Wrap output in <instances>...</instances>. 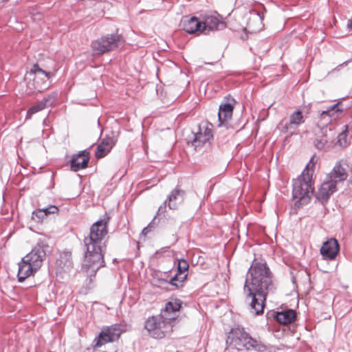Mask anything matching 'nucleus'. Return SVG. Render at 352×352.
Wrapping results in <instances>:
<instances>
[{
	"label": "nucleus",
	"mask_w": 352,
	"mask_h": 352,
	"mask_svg": "<svg viewBox=\"0 0 352 352\" xmlns=\"http://www.w3.org/2000/svg\"><path fill=\"white\" fill-rule=\"evenodd\" d=\"M276 289L274 276L263 259L255 258L249 268L243 287L246 302H250L252 312L263 314L267 296Z\"/></svg>",
	"instance_id": "nucleus-1"
},
{
	"label": "nucleus",
	"mask_w": 352,
	"mask_h": 352,
	"mask_svg": "<svg viewBox=\"0 0 352 352\" xmlns=\"http://www.w3.org/2000/svg\"><path fill=\"white\" fill-rule=\"evenodd\" d=\"M110 219L107 213L104 214L91 226L89 236L84 239L85 250L82 269L90 276H94L98 270L105 265L103 248L106 245L102 240L108 233Z\"/></svg>",
	"instance_id": "nucleus-2"
},
{
	"label": "nucleus",
	"mask_w": 352,
	"mask_h": 352,
	"mask_svg": "<svg viewBox=\"0 0 352 352\" xmlns=\"http://www.w3.org/2000/svg\"><path fill=\"white\" fill-rule=\"evenodd\" d=\"M314 158V155L310 159L302 173L293 181L292 198L295 201L296 208L308 204L314 194V189L311 186Z\"/></svg>",
	"instance_id": "nucleus-3"
},
{
	"label": "nucleus",
	"mask_w": 352,
	"mask_h": 352,
	"mask_svg": "<svg viewBox=\"0 0 352 352\" xmlns=\"http://www.w3.org/2000/svg\"><path fill=\"white\" fill-rule=\"evenodd\" d=\"M226 343L230 347L234 348L238 351L254 350L262 352L266 349V346L260 341L252 338L247 333L243 327L232 328L228 336Z\"/></svg>",
	"instance_id": "nucleus-4"
},
{
	"label": "nucleus",
	"mask_w": 352,
	"mask_h": 352,
	"mask_svg": "<svg viewBox=\"0 0 352 352\" xmlns=\"http://www.w3.org/2000/svg\"><path fill=\"white\" fill-rule=\"evenodd\" d=\"M173 319L174 317H165L162 314L153 316L145 321L144 328L151 337L160 339L165 336L170 327L169 321Z\"/></svg>",
	"instance_id": "nucleus-5"
},
{
	"label": "nucleus",
	"mask_w": 352,
	"mask_h": 352,
	"mask_svg": "<svg viewBox=\"0 0 352 352\" xmlns=\"http://www.w3.org/2000/svg\"><path fill=\"white\" fill-rule=\"evenodd\" d=\"M124 42L121 34H107L91 43V48L95 54L101 55L118 48Z\"/></svg>",
	"instance_id": "nucleus-6"
},
{
	"label": "nucleus",
	"mask_w": 352,
	"mask_h": 352,
	"mask_svg": "<svg viewBox=\"0 0 352 352\" xmlns=\"http://www.w3.org/2000/svg\"><path fill=\"white\" fill-rule=\"evenodd\" d=\"M207 122L199 124L197 129L193 130L191 135L188 137L187 142L191 144L195 148L210 144V141L213 139V134L211 128L208 126Z\"/></svg>",
	"instance_id": "nucleus-7"
},
{
	"label": "nucleus",
	"mask_w": 352,
	"mask_h": 352,
	"mask_svg": "<svg viewBox=\"0 0 352 352\" xmlns=\"http://www.w3.org/2000/svg\"><path fill=\"white\" fill-rule=\"evenodd\" d=\"M48 244L39 239L32 251L24 256V261H29L34 269L38 270L45 260L47 253L50 251Z\"/></svg>",
	"instance_id": "nucleus-8"
},
{
	"label": "nucleus",
	"mask_w": 352,
	"mask_h": 352,
	"mask_svg": "<svg viewBox=\"0 0 352 352\" xmlns=\"http://www.w3.org/2000/svg\"><path fill=\"white\" fill-rule=\"evenodd\" d=\"M123 329L119 324H114L102 329L95 342L94 347H100L108 342H113L118 340L122 333Z\"/></svg>",
	"instance_id": "nucleus-9"
},
{
	"label": "nucleus",
	"mask_w": 352,
	"mask_h": 352,
	"mask_svg": "<svg viewBox=\"0 0 352 352\" xmlns=\"http://www.w3.org/2000/svg\"><path fill=\"white\" fill-rule=\"evenodd\" d=\"M336 133L331 128H324L316 133L314 141L315 147L320 151H327L329 147V142H333Z\"/></svg>",
	"instance_id": "nucleus-10"
},
{
	"label": "nucleus",
	"mask_w": 352,
	"mask_h": 352,
	"mask_svg": "<svg viewBox=\"0 0 352 352\" xmlns=\"http://www.w3.org/2000/svg\"><path fill=\"white\" fill-rule=\"evenodd\" d=\"M236 101L234 98L228 99V101L219 106L218 111V126H226L231 120Z\"/></svg>",
	"instance_id": "nucleus-11"
},
{
	"label": "nucleus",
	"mask_w": 352,
	"mask_h": 352,
	"mask_svg": "<svg viewBox=\"0 0 352 352\" xmlns=\"http://www.w3.org/2000/svg\"><path fill=\"white\" fill-rule=\"evenodd\" d=\"M90 160L89 152L85 149L73 155L70 160V168L74 172L86 168Z\"/></svg>",
	"instance_id": "nucleus-12"
},
{
	"label": "nucleus",
	"mask_w": 352,
	"mask_h": 352,
	"mask_svg": "<svg viewBox=\"0 0 352 352\" xmlns=\"http://www.w3.org/2000/svg\"><path fill=\"white\" fill-rule=\"evenodd\" d=\"M337 190V185L335 182L327 179L320 186L318 192L316 195L317 200L322 205L326 204L331 195Z\"/></svg>",
	"instance_id": "nucleus-13"
},
{
	"label": "nucleus",
	"mask_w": 352,
	"mask_h": 352,
	"mask_svg": "<svg viewBox=\"0 0 352 352\" xmlns=\"http://www.w3.org/2000/svg\"><path fill=\"white\" fill-rule=\"evenodd\" d=\"M340 251V245L334 238L324 242L320 248V253L326 258L333 260Z\"/></svg>",
	"instance_id": "nucleus-14"
},
{
	"label": "nucleus",
	"mask_w": 352,
	"mask_h": 352,
	"mask_svg": "<svg viewBox=\"0 0 352 352\" xmlns=\"http://www.w3.org/2000/svg\"><path fill=\"white\" fill-rule=\"evenodd\" d=\"M180 25L188 34L195 32L204 33V31H202V22L199 21L196 16H184L181 21Z\"/></svg>",
	"instance_id": "nucleus-15"
},
{
	"label": "nucleus",
	"mask_w": 352,
	"mask_h": 352,
	"mask_svg": "<svg viewBox=\"0 0 352 352\" xmlns=\"http://www.w3.org/2000/svg\"><path fill=\"white\" fill-rule=\"evenodd\" d=\"M346 164L343 160L338 161L332 170L327 176V179L329 181L335 182L337 185L339 182H344L347 177V173L344 166Z\"/></svg>",
	"instance_id": "nucleus-16"
},
{
	"label": "nucleus",
	"mask_w": 352,
	"mask_h": 352,
	"mask_svg": "<svg viewBox=\"0 0 352 352\" xmlns=\"http://www.w3.org/2000/svg\"><path fill=\"white\" fill-rule=\"evenodd\" d=\"M18 265L17 278L19 283L23 282L28 277L33 275L38 270L34 269V266L29 261H25L24 257L22 258L21 261Z\"/></svg>",
	"instance_id": "nucleus-17"
},
{
	"label": "nucleus",
	"mask_w": 352,
	"mask_h": 352,
	"mask_svg": "<svg viewBox=\"0 0 352 352\" xmlns=\"http://www.w3.org/2000/svg\"><path fill=\"white\" fill-rule=\"evenodd\" d=\"M56 96V94L53 93L47 97L44 98L38 104L32 106L27 111L26 118H30L33 114L44 109L47 106L52 105L54 102Z\"/></svg>",
	"instance_id": "nucleus-18"
},
{
	"label": "nucleus",
	"mask_w": 352,
	"mask_h": 352,
	"mask_svg": "<svg viewBox=\"0 0 352 352\" xmlns=\"http://www.w3.org/2000/svg\"><path fill=\"white\" fill-rule=\"evenodd\" d=\"M274 318L282 324H289L295 322L297 318V313L295 310L287 309L274 313Z\"/></svg>",
	"instance_id": "nucleus-19"
},
{
	"label": "nucleus",
	"mask_w": 352,
	"mask_h": 352,
	"mask_svg": "<svg viewBox=\"0 0 352 352\" xmlns=\"http://www.w3.org/2000/svg\"><path fill=\"white\" fill-rule=\"evenodd\" d=\"M185 191L178 188H174L167 197L166 201L168 203V206L170 209L175 210L177 208L184 198Z\"/></svg>",
	"instance_id": "nucleus-20"
},
{
	"label": "nucleus",
	"mask_w": 352,
	"mask_h": 352,
	"mask_svg": "<svg viewBox=\"0 0 352 352\" xmlns=\"http://www.w3.org/2000/svg\"><path fill=\"white\" fill-rule=\"evenodd\" d=\"M304 122L305 118L302 111L296 109L289 116V122L285 123L283 129L287 131L292 129L295 130Z\"/></svg>",
	"instance_id": "nucleus-21"
},
{
	"label": "nucleus",
	"mask_w": 352,
	"mask_h": 352,
	"mask_svg": "<svg viewBox=\"0 0 352 352\" xmlns=\"http://www.w3.org/2000/svg\"><path fill=\"white\" fill-rule=\"evenodd\" d=\"M226 25L224 22L221 21L216 16H209L206 17L204 22H202V31L204 33L207 30H223Z\"/></svg>",
	"instance_id": "nucleus-22"
},
{
	"label": "nucleus",
	"mask_w": 352,
	"mask_h": 352,
	"mask_svg": "<svg viewBox=\"0 0 352 352\" xmlns=\"http://www.w3.org/2000/svg\"><path fill=\"white\" fill-rule=\"evenodd\" d=\"M318 120L316 122V126L322 130L324 128H330L328 125L331 122L334 117L328 113V111L323 110L319 113Z\"/></svg>",
	"instance_id": "nucleus-23"
},
{
	"label": "nucleus",
	"mask_w": 352,
	"mask_h": 352,
	"mask_svg": "<svg viewBox=\"0 0 352 352\" xmlns=\"http://www.w3.org/2000/svg\"><path fill=\"white\" fill-rule=\"evenodd\" d=\"M182 306V301L179 299H175L173 301L166 302L164 309L161 314L165 317H169L168 314L175 313L179 310Z\"/></svg>",
	"instance_id": "nucleus-24"
},
{
	"label": "nucleus",
	"mask_w": 352,
	"mask_h": 352,
	"mask_svg": "<svg viewBox=\"0 0 352 352\" xmlns=\"http://www.w3.org/2000/svg\"><path fill=\"white\" fill-rule=\"evenodd\" d=\"M47 78L44 77V78H40L38 76H35V77L33 79V85H34V89L37 92H42L44 90L47 89L50 85L47 82Z\"/></svg>",
	"instance_id": "nucleus-25"
},
{
	"label": "nucleus",
	"mask_w": 352,
	"mask_h": 352,
	"mask_svg": "<svg viewBox=\"0 0 352 352\" xmlns=\"http://www.w3.org/2000/svg\"><path fill=\"white\" fill-rule=\"evenodd\" d=\"M57 263L58 265H63V268H65V270L69 269L72 265V253L69 251H64L62 252L60 255L59 259L57 261Z\"/></svg>",
	"instance_id": "nucleus-26"
},
{
	"label": "nucleus",
	"mask_w": 352,
	"mask_h": 352,
	"mask_svg": "<svg viewBox=\"0 0 352 352\" xmlns=\"http://www.w3.org/2000/svg\"><path fill=\"white\" fill-rule=\"evenodd\" d=\"M188 274H180L176 273L169 280V284L175 287L177 289H179L183 287L184 282L186 280Z\"/></svg>",
	"instance_id": "nucleus-27"
},
{
	"label": "nucleus",
	"mask_w": 352,
	"mask_h": 352,
	"mask_svg": "<svg viewBox=\"0 0 352 352\" xmlns=\"http://www.w3.org/2000/svg\"><path fill=\"white\" fill-rule=\"evenodd\" d=\"M348 133L347 126H345V129L338 135V144L342 148H346L349 145V141L347 139Z\"/></svg>",
	"instance_id": "nucleus-28"
},
{
	"label": "nucleus",
	"mask_w": 352,
	"mask_h": 352,
	"mask_svg": "<svg viewBox=\"0 0 352 352\" xmlns=\"http://www.w3.org/2000/svg\"><path fill=\"white\" fill-rule=\"evenodd\" d=\"M189 264L186 259H177V273H179L180 274H188L187 272Z\"/></svg>",
	"instance_id": "nucleus-29"
},
{
	"label": "nucleus",
	"mask_w": 352,
	"mask_h": 352,
	"mask_svg": "<svg viewBox=\"0 0 352 352\" xmlns=\"http://www.w3.org/2000/svg\"><path fill=\"white\" fill-rule=\"evenodd\" d=\"M342 106V102H338L336 104L327 107L325 111H328V113L333 116L334 119H336L337 117L336 114L338 113H342L344 111L343 108L341 107Z\"/></svg>",
	"instance_id": "nucleus-30"
},
{
	"label": "nucleus",
	"mask_w": 352,
	"mask_h": 352,
	"mask_svg": "<svg viewBox=\"0 0 352 352\" xmlns=\"http://www.w3.org/2000/svg\"><path fill=\"white\" fill-rule=\"evenodd\" d=\"M30 74H34L36 76H38V74H43L44 77L47 79H50L52 76V73L47 72L43 69H41L38 64H34L30 72Z\"/></svg>",
	"instance_id": "nucleus-31"
},
{
	"label": "nucleus",
	"mask_w": 352,
	"mask_h": 352,
	"mask_svg": "<svg viewBox=\"0 0 352 352\" xmlns=\"http://www.w3.org/2000/svg\"><path fill=\"white\" fill-rule=\"evenodd\" d=\"M58 211V209L55 206H50L49 207L45 208L42 210H38V211L33 212L34 215L37 214H44L45 216H47V214H55Z\"/></svg>",
	"instance_id": "nucleus-32"
},
{
	"label": "nucleus",
	"mask_w": 352,
	"mask_h": 352,
	"mask_svg": "<svg viewBox=\"0 0 352 352\" xmlns=\"http://www.w3.org/2000/svg\"><path fill=\"white\" fill-rule=\"evenodd\" d=\"M111 149L101 144H100L96 148L95 156L96 158L100 159L104 157Z\"/></svg>",
	"instance_id": "nucleus-33"
},
{
	"label": "nucleus",
	"mask_w": 352,
	"mask_h": 352,
	"mask_svg": "<svg viewBox=\"0 0 352 352\" xmlns=\"http://www.w3.org/2000/svg\"><path fill=\"white\" fill-rule=\"evenodd\" d=\"M117 140L114 135L110 136L107 135L102 140L101 144L109 147L110 149L116 144Z\"/></svg>",
	"instance_id": "nucleus-34"
},
{
	"label": "nucleus",
	"mask_w": 352,
	"mask_h": 352,
	"mask_svg": "<svg viewBox=\"0 0 352 352\" xmlns=\"http://www.w3.org/2000/svg\"><path fill=\"white\" fill-rule=\"evenodd\" d=\"M155 219H156V216L153 218V219L151 221V222L142 230V234L146 236L148 234V232L150 230V228L154 227L155 225L156 224Z\"/></svg>",
	"instance_id": "nucleus-35"
},
{
	"label": "nucleus",
	"mask_w": 352,
	"mask_h": 352,
	"mask_svg": "<svg viewBox=\"0 0 352 352\" xmlns=\"http://www.w3.org/2000/svg\"><path fill=\"white\" fill-rule=\"evenodd\" d=\"M167 201L165 200L164 203L159 207L157 214H161L166 212Z\"/></svg>",
	"instance_id": "nucleus-36"
},
{
	"label": "nucleus",
	"mask_w": 352,
	"mask_h": 352,
	"mask_svg": "<svg viewBox=\"0 0 352 352\" xmlns=\"http://www.w3.org/2000/svg\"><path fill=\"white\" fill-rule=\"evenodd\" d=\"M45 215L43 214H37V215H34L32 214V219H34V220H37L38 221H39L40 220L43 219L44 218Z\"/></svg>",
	"instance_id": "nucleus-37"
},
{
	"label": "nucleus",
	"mask_w": 352,
	"mask_h": 352,
	"mask_svg": "<svg viewBox=\"0 0 352 352\" xmlns=\"http://www.w3.org/2000/svg\"><path fill=\"white\" fill-rule=\"evenodd\" d=\"M345 126H347V131L349 132L351 129H352V120L349 122V124H345L344 126V128L345 129Z\"/></svg>",
	"instance_id": "nucleus-38"
},
{
	"label": "nucleus",
	"mask_w": 352,
	"mask_h": 352,
	"mask_svg": "<svg viewBox=\"0 0 352 352\" xmlns=\"http://www.w3.org/2000/svg\"><path fill=\"white\" fill-rule=\"evenodd\" d=\"M349 182L352 185V175L351 177H350L349 180Z\"/></svg>",
	"instance_id": "nucleus-39"
}]
</instances>
